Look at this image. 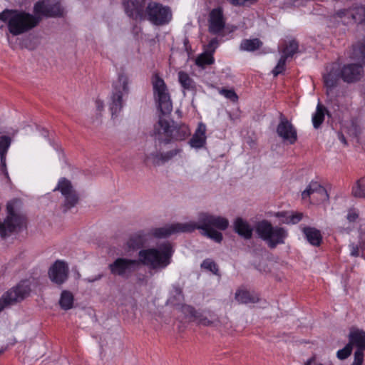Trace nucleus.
<instances>
[{
	"label": "nucleus",
	"instance_id": "obj_37",
	"mask_svg": "<svg viewBox=\"0 0 365 365\" xmlns=\"http://www.w3.org/2000/svg\"><path fill=\"white\" fill-rule=\"evenodd\" d=\"M201 267L210 271L214 274L218 275V266L211 259H205V260H203L201 264Z\"/></svg>",
	"mask_w": 365,
	"mask_h": 365
},
{
	"label": "nucleus",
	"instance_id": "obj_3",
	"mask_svg": "<svg viewBox=\"0 0 365 365\" xmlns=\"http://www.w3.org/2000/svg\"><path fill=\"white\" fill-rule=\"evenodd\" d=\"M229 225L228 220L220 216L204 213L200 215L198 223L190 222L185 223H175L156 229L154 235L157 237H170L179 232H192L196 227H215L225 230Z\"/></svg>",
	"mask_w": 365,
	"mask_h": 365
},
{
	"label": "nucleus",
	"instance_id": "obj_28",
	"mask_svg": "<svg viewBox=\"0 0 365 365\" xmlns=\"http://www.w3.org/2000/svg\"><path fill=\"white\" fill-rule=\"evenodd\" d=\"M178 81L184 91H193L196 88L194 80L185 71H180L178 73Z\"/></svg>",
	"mask_w": 365,
	"mask_h": 365
},
{
	"label": "nucleus",
	"instance_id": "obj_49",
	"mask_svg": "<svg viewBox=\"0 0 365 365\" xmlns=\"http://www.w3.org/2000/svg\"><path fill=\"white\" fill-rule=\"evenodd\" d=\"M95 104L98 111L101 112V110H103L104 107V103L103 101L97 99L95 102Z\"/></svg>",
	"mask_w": 365,
	"mask_h": 365
},
{
	"label": "nucleus",
	"instance_id": "obj_18",
	"mask_svg": "<svg viewBox=\"0 0 365 365\" xmlns=\"http://www.w3.org/2000/svg\"><path fill=\"white\" fill-rule=\"evenodd\" d=\"M180 152V149H173L167 153H160L155 149L154 151L145 155V163L146 165H160L172 159Z\"/></svg>",
	"mask_w": 365,
	"mask_h": 365
},
{
	"label": "nucleus",
	"instance_id": "obj_9",
	"mask_svg": "<svg viewBox=\"0 0 365 365\" xmlns=\"http://www.w3.org/2000/svg\"><path fill=\"white\" fill-rule=\"evenodd\" d=\"M128 76L124 73H120L117 81L113 85V90L110 103L112 118L117 116L123 108V97L128 93Z\"/></svg>",
	"mask_w": 365,
	"mask_h": 365
},
{
	"label": "nucleus",
	"instance_id": "obj_45",
	"mask_svg": "<svg viewBox=\"0 0 365 365\" xmlns=\"http://www.w3.org/2000/svg\"><path fill=\"white\" fill-rule=\"evenodd\" d=\"M217 46H218V41H217V38H212L209 41V43L207 46L206 51L212 52V53L213 55Z\"/></svg>",
	"mask_w": 365,
	"mask_h": 365
},
{
	"label": "nucleus",
	"instance_id": "obj_26",
	"mask_svg": "<svg viewBox=\"0 0 365 365\" xmlns=\"http://www.w3.org/2000/svg\"><path fill=\"white\" fill-rule=\"evenodd\" d=\"M325 115H330L329 111L325 106L318 103L316 111L312 115V120L314 128H319L323 123L325 118Z\"/></svg>",
	"mask_w": 365,
	"mask_h": 365
},
{
	"label": "nucleus",
	"instance_id": "obj_20",
	"mask_svg": "<svg viewBox=\"0 0 365 365\" xmlns=\"http://www.w3.org/2000/svg\"><path fill=\"white\" fill-rule=\"evenodd\" d=\"M158 228L159 227L152 229L149 232H146L144 230H140L132 235L127 242L128 247L133 250H137L143 247L147 242L150 235L157 238H165L166 237H157L154 235L155 230Z\"/></svg>",
	"mask_w": 365,
	"mask_h": 365
},
{
	"label": "nucleus",
	"instance_id": "obj_2",
	"mask_svg": "<svg viewBox=\"0 0 365 365\" xmlns=\"http://www.w3.org/2000/svg\"><path fill=\"white\" fill-rule=\"evenodd\" d=\"M125 14L134 20H148L155 26L168 24L173 18L170 6L147 0H122Z\"/></svg>",
	"mask_w": 365,
	"mask_h": 365
},
{
	"label": "nucleus",
	"instance_id": "obj_43",
	"mask_svg": "<svg viewBox=\"0 0 365 365\" xmlns=\"http://www.w3.org/2000/svg\"><path fill=\"white\" fill-rule=\"evenodd\" d=\"M364 350L357 349L354 352V359L352 365H362L364 361Z\"/></svg>",
	"mask_w": 365,
	"mask_h": 365
},
{
	"label": "nucleus",
	"instance_id": "obj_33",
	"mask_svg": "<svg viewBox=\"0 0 365 365\" xmlns=\"http://www.w3.org/2000/svg\"><path fill=\"white\" fill-rule=\"evenodd\" d=\"M352 58L365 65V41L359 42L353 46Z\"/></svg>",
	"mask_w": 365,
	"mask_h": 365
},
{
	"label": "nucleus",
	"instance_id": "obj_42",
	"mask_svg": "<svg viewBox=\"0 0 365 365\" xmlns=\"http://www.w3.org/2000/svg\"><path fill=\"white\" fill-rule=\"evenodd\" d=\"M303 215L300 212L289 213V217L282 220V223L285 224H297L300 222L302 219Z\"/></svg>",
	"mask_w": 365,
	"mask_h": 365
},
{
	"label": "nucleus",
	"instance_id": "obj_38",
	"mask_svg": "<svg viewBox=\"0 0 365 365\" xmlns=\"http://www.w3.org/2000/svg\"><path fill=\"white\" fill-rule=\"evenodd\" d=\"M287 59V58L286 56L283 55L281 56L277 64L272 70V74L274 76H277L285 71Z\"/></svg>",
	"mask_w": 365,
	"mask_h": 365
},
{
	"label": "nucleus",
	"instance_id": "obj_17",
	"mask_svg": "<svg viewBox=\"0 0 365 365\" xmlns=\"http://www.w3.org/2000/svg\"><path fill=\"white\" fill-rule=\"evenodd\" d=\"M340 69L341 79L347 83H354L360 81L364 74V68L359 63L344 64Z\"/></svg>",
	"mask_w": 365,
	"mask_h": 365
},
{
	"label": "nucleus",
	"instance_id": "obj_21",
	"mask_svg": "<svg viewBox=\"0 0 365 365\" xmlns=\"http://www.w3.org/2000/svg\"><path fill=\"white\" fill-rule=\"evenodd\" d=\"M11 138L9 135L0 137V170L5 178L10 180L6 168V155L11 144Z\"/></svg>",
	"mask_w": 365,
	"mask_h": 365
},
{
	"label": "nucleus",
	"instance_id": "obj_16",
	"mask_svg": "<svg viewBox=\"0 0 365 365\" xmlns=\"http://www.w3.org/2000/svg\"><path fill=\"white\" fill-rule=\"evenodd\" d=\"M277 133L279 137L284 140H287L290 144H294L297 140V133L295 128L282 113H280Z\"/></svg>",
	"mask_w": 365,
	"mask_h": 365
},
{
	"label": "nucleus",
	"instance_id": "obj_1",
	"mask_svg": "<svg viewBox=\"0 0 365 365\" xmlns=\"http://www.w3.org/2000/svg\"><path fill=\"white\" fill-rule=\"evenodd\" d=\"M34 14L23 10L5 9L0 13V20L7 22L9 31L13 36H19L35 28L42 16L59 17L63 9L56 0H39L34 6Z\"/></svg>",
	"mask_w": 365,
	"mask_h": 365
},
{
	"label": "nucleus",
	"instance_id": "obj_6",
	"mask_svg": "<svg viewBox=\"0 0 365 365\" xmlns=\"http://www.w3.org/2000/svg\"><path fill=\"white\" fill-rule=\"evenodd\" d=\"M154 133L159 141L165 143H170L172 140H182L190 135L186 125H171L168 120L163 118H160L155 124Z\"/></svg>",
	"mask_w": 365,
	"mask_h": 365
},
{
	"label": "nucleus",
	"instance_id": "obj_41",
	"mask_svg": "<svg viewBox=\"0 0 365 365\" xmlns=\"http://www.w3.org/2000/svg\"><path fill=\"white\" fill-rule=\"evenodd\" d=\"M353 347L348 343L343 349L336 352V356L339 359L344 360L347 359L352 352Z\"/></svg>",
	"mask_w": 365,
	"mask_h": 365
},
{
	"label": "nucleus",
	"instance_id": "obj_50",
	"mask_svg": "<svg viewBox=\"0 0 365 365\" xmlns=\"http://www.w3.org/2000/svg\"><path fill=\"white\" fill-rule=\"evenodd\" d=\"M4 133H5V131H4L3 128L1 127H0V137H1L2 135H5Z\"/></svg>",
	"mask_w": 365,
	"mask_h": 365
},
{
	"label": "nucleus",
	"instance_id": "obj_24",
	"mask_svg": "<svg viewBox=\"0 0 365 365\" xmlns=\"http://www.w3.org/2000/svg\"><path fill=\"white\" fill-rule=\"evenodd\" d=\"M302 232L310 245L314 247H319L321 245L322 235L320 230L315 227L307 226L302 229Z\"/></svg>",
	"mask_w": 365,
	"mask_h": 365
},
{
	"label": "nucleus",
	"instance_id": "obj_25",
	"mask_svg": "<svg viewBox=\"0 0 365 365\" xmlns=\"http://www.w3.org/2000/svg\"><path fill=\"white\" fill-rule=\"evenodd\" d=\"M349 343L357 349H365V331L362 329H351L349 334Z\"/></svg>",
	"mask_w": 365,
	"mask_h": 365
},
{
	"label": "nucleus",
	"instance_id": "obj_46",
	"mask_svg": "<svg viewBox=\"0 0 365 365\" xmlns=\"http://www.w3.org/2000/svg\"><path fill=\"white\" fill-rule=\"evenodd\" d=\"M346 217L349 222H354L359 217V214L354 209H351L349 210Z\"/></svg>",
	"mask_w": 365,
	"mask_h": 365
},
{
	"label": "nucleus",
	"instance_id": "obj_8",
	"mask_svg": "<svg viewBox=\"0 0 365 365\" xmlns=\"http://www.w3.org/2000/svg\"><path fill=\"white\" fill-rule=\"evenodd\" d=\"M31 292V287L27 281H21L16 286L11 288L0 297V313L6 307L23 301Z\"/></svg>",
	"mask_w": 365,
	"mask_h": 365
},
{
	"label": "nucleus",
	"instance_id": "obj_10",
	"mask_svg": "<svg viewBox=\"0 0 365 365\" xmlns=\"http://www.w3.org/2000/svg\"><path fill=\"white\" fill-rule=\"evenodd\" d=\"M153 84L154 94L160 113L163 115L170 113L173 106L165 81L158 74H155Z\"/></svg>",
	"mask_w": 365,
	"mask_h": 365
},
{
	"label": "nucleus",
	"instance_id": "obj_39",
	"mask_svg": "<svg viewBox=\"0 0 365 365\" xmlns=\"http://www.w3.org/2000/svg\"><path fill=\"white\" fill-rule=\"evenodd\" d=\"M181 312L186 317L190 318V320L195 321V319L198 313L195 309L187 304H183L181 307Z\"/></svg>",
	"mask_w": 365,
	"mask_h": 365
},
{
	"label": "nucleus",
	"instance_id": "obj_40",
	"mask_svg": "<svg viewBox=\"0 0 365 365\" xmlns=\"http://www.w3.org/2000/svg\"><path fill=\"white\" fill-rule=\"evenodd\" d=\"M195 320H197L199 324L202 325L210 326L216 320V317L215 315H210V319H208L202 313L198 312Z\"/></svg>",
	"mask_w": 365,
	"mask_h": 365
},
{
	"label": "nucleus",
	"instance_id": "obj_34",
	"mask_svg": "<svg viewBox=\"0 0 365 365\" xmlns=\"http://www.w3.org/2000/svg\"><path fill=\"white\" fill-rule=\"evenodd\" d=\"M198 229V230H202V234L207 237L208 238H210L212 240H213L215 242H221L222 239H223V237H222V234L217 230H215L214 228L212 227H196V230Z\"/></svg>",
	"mask_w": 365,
	"mask_h": 365
},
{
	"label": "nucleus",
	"instance_id": "obj_44",
	"mask_svg": "<svg viewBox=\"0 0 365 365\" xmlns=\"http://www.w3.org/2000/svg\"><path fill=\"white\" fill-rule=\"evenodd\" d=\"M222 93L228 99L232 101H236L238 99V96L236 93L231 89H222Z\"/></svg>",
	"mask_w": 365,
	"mask_h": 365
},
{
	"label": "nucleus",
	"instance_id": "obj_53",
	"mask_svg": "<svg viewBox=\"0 0 365 365\" xmlns=\"http://www.w3.org/2000/svg\"><path fill=\"white\" fill-rule=\"evenodd\" d=\"M311 362H312V359L309 360L306 364L305 365H311ZM317 365H323L322 364H317Z\"/></svg>",
	"mask_w": 365,
	"mask_h": 365
},
{
	"label": "nucleus",
	"instance_id": "obj_7",
	"mask_svg": "<svg viewBox=\"0 0 365 365\" xmlns=\"http://www.w3.org/2000/svg\"><path fill=\"white\" fill-rule=\"evenodd\" d=\"M6 212V218L3 222L0 221V236L3 239L10 236L12 233L26 228L27 225L26 215L16 212L14 202L7 203Z\"/></svg>",
	"mask_w": 365,
	"mask_h": 365
},
{
	"label": "nucleus",
	"instance_id": "obj_23",
	"mask_svg": "<svg viewBox=\"0 0 365 365\" xmlns=\"http://www.w3.org/2000/svg\"><path fill=\"white\" fill-rule=\"evenodd\" d=\"M340 72L339 66H332L329 71L323 76L324 83L327 89L331 90L338 86L339 81L341 79Z\"/></svg>",
	"mask_w": 365,
	"mask_h": 365
},
{
	"label": "nucleus",
	"instance_id": "obj_5",
	"mask_svg": "<svg viewBox=\"0 0 365 365\" xmlns=\"http://www.w3.org/2000/svg\"><path fill=\"white\" fill-rule=\"evenodd\" d=\"M258 236L264 240L270 249H274L279 245L285 243L288 237L287 230L282 227L272 226L267 220L259 222L255 228Z\"/></svg>",
	"mask_w": 365,
	"mask_h": 365
},
{
	"label": "nucleus",
	"instance_id": "obj_13",
	"mask_svg": "<svg viewBox=\"0 0 365 365\" xmlns=\"http://www.w3.org/2000/svg\"><path fill=\"white\" fill-rule=\"evenodd\" d=\"M58 190L64 197L65 200L63 205V212H67L68 210L74 207L78 202V195L75 189L73 188L71 182L65 178L59 179L57 186L55 187L54 191Z\"/></svg>",
	"mask_w": 365,
	"mask_h": 365
},
{
	"label": "nucleus",
	"instance_id": "obj_4",
	"mask_svg": "<svg viewBox=\"0 0 365 365\" xmlns=\"http://www.w3.org/2000/svg\"><path fill=\"white\" fill-rule=\"evenodd\" d=\"M173 252L171 244L163 243L158 248L140 250L138 261L139 265L143 264L152 269H164L170 264Z\"/></svg>",
	"mask_w": 365,
	"mask_h": 365
},
{
	"label": "nucleus",
	"instance_id": "obj_15",
	"mask_svg": "<svg viewBox=\"0 0 365 365\" xmlns=\"http://www.w3.org/2000/svg\"><path fill=\"white\" fill-rule=\"evenodd\" d=\"M69 269L67 264L62 260H56L48 270L51 281L58 285H61L68 278Z\"/></svg>",
	"mask_w": 365,
	"mask_h": 365
},
{
	"label": "nucleus",
	"instance_id": "obj_29",
	"mask_svg": "<svg viewBox=\"0 0 365 365\" xmlns=\"http://www.w3.org/2000/svg\"><path fill=\"white\" fill-rule=\"evenodd\" d=\"M74 303V296L70 291L63 290L59 299V306L65 311L73 308Z\"/></svg>",
	"mask_w": 365,
	"mask_h": 365
},
{
	"label": "nucleus",
	"instance_id": "obj_35",
	"mask_svg": "<svg viewBox=\"0 0 365 365\" xmlns=\"http://www.w3.org/2000/svg\"><path fill=\"white\" fill-rule=\"evenodd\" d=\"M352 193L356 197H365V176L360 178L353 186Z\"/></svg>",
	"mask_w": 365,
	"mask_h": 365
},
{
	"label": "nucleus",
	"instance_id": "obj_36",
	"mask_svg": "<svg viewBox=\"0 0 365 365\" xmlns=\"http://www.w3.org/2000/svg\"><path fill=\"white\" fill-rule=\"evenodd\" d=\"M298 42L295 40L289 41L288 44L282 50L283 56L287 58L292 57L298 51Z\"/></svg>",
	"mask_w": 365,
	"mask_h": 365
},
{
	"label": "nucleus",
	"instance_id": "obj_31",
	"mask_svg": "<svg viewBox=\"0 0 365 365\" xmlns=\"http://www.w3.org/2000/svg\"><path fill=\"white\" fill-rule=\"evenodd\" d=\"M235 299L242 304L255 303L258 301V296L249 291L238 289L235 293Z\"/></svg>",
	"mask_w": 365,
	"mask_h": 365
},
{
	"label": "nucleus",
	"instance_id": "obj_19",
	"mask_svg": "<svg viewBox=\"0 0 365 365\" xmlns=\"http://www.w3.org/2000/svg\"><path fill=\"white\" fill-rule=\"evenodd\" d=\"M225 22L221 7L213 9L210 13L209 31L212 34L220 33L225 28Z\"/></svg>",
	"mask_w": 365,
	"mask_h": 365
},
{
	"label": "nucleus",
	"instance_id": "obj_32",
	"mask_svg": "<svg viewBox=\"0 0 365 365\" xmlns=\"http://www.w3.org/2000/svg\"><path fill=\"white\" fill-rule=\"evenodd\" d=\"M215 62V58L212 52L205 51L200 54L195 59V64L198 67L205 68L206 66L212 65Z\"/></svg>",
	"mask_w": 365,
	"mask_h": 365
},
{
	"label": "nucleus",
	"instance_id": "obj_14",
	"mask_svg": "<svg viewBox=\"0 0 365 365\" xmlns=\"http://www.w3.org/2000/svg\"><path fill=\"white\" fill-rule=\"evenodd\" d=\"M302 197L303 199L309 197L310 202L313 204H319L329 199L327 190L317 182H311L302 192Z\"/></svg>",
	"mask_w": 365,
	"mask_h": 365
},
{
	"label": "nucleus",
	"instance_id": "obj_52",
	"mask_svg": "<svg viewBox=\"0 0 365 365\" xmlns=\"http://www.w3.org/2000/svg\"><path fill=\"white\" fill-rule=\"evenodd\" d=\"M101 275H99L98 277H96L93 279H90L89 282H94L95 280L101 279Z\"/></svg>",
	"mask_w": 365,
	"mask_h": 365
},
{
	"label": "nucleus",
	"instance_id": "obj_27",
	"mask_svg": "<svg viewBox=\"0 0 365 365\" xmlns=\"http://www.w3.org/2000/svg\"><path fill=\"white\" fill-rule=\"evenodd\" d=\"M235 230L246 240L250 239L252 236V229L247 222L240 217H237L235 221Z\"/></svg>",
	"mask_w": 365,
	"mask_h": 365
},
{
	"label": "nucleus",
	"instance_id": "obj_54",
	"mask_svg": "<svg viewBox=\"0 0 365 365\" xmlns=\"http://www.w3.org/2000/svg\"><path fill=\"white\" fill-rule=\"evenodd\" d=\"M47 134H48V130H45L43 131V135L44 136H46V135H47Z\"/></svg>",
	"mask_w": 365,
	"mask_h": 365
},
{
	"label": "nucleus",
	"instance_id": "obj_51",
	"mask_svg": "<svg viewBox=\"0 0 365 365\" xmlns=\"http://www.w3.org/2000/svg\"><path fill=\"white\" fill-rule=\"evenodd\" d=\"M340 139H341V142H343L344 144H346V139H345L344 135H341Z\"/></svg>",
	"mask_w": 365,
	"mask_h": 365
},
{
	"label": "nucleus",
	"instance_id": "obj_12",
	"mask_svg": "<svg viewBox=\"0 0 365 365\" xmlns=\"http://www.w3.org/2000/svg\"><path fill=\"white\" fill-rule=\"evenodd\" d=\"M336 16L346 25L363 24L365 21V5L355 4L349 9H340Z\"/></svg>",
	"mask_w": 365,
	"mask_h": 365
},
{
	"label": "nucleus",
	"instance_id": "obj_11",
	"mask_svg": "<svg viewBox=\"0 0 365 365\" xmlns=\"http://www.w3.org/2000/svg\"><path fill=\"white\" fill-rule=\"evenodd\" d=\"M139 267L138 259L118 257L113 263L108 265L110 273L114 276H118L122 278L128 279Z\"/></svg>",
	"mask_w": 365,
	"mask_h": 365
},
{
	"label": "nucleus",
	"instance_id": "obj_30",
	"mask_svg": "<svg viewBox=\"0 0 365 365\" xmlns=\"http://www.w3.org/2000/svg\"><path fill=\"white\" fill-rule=\"evenodd\" d=\"M262 41L259 38L243 39L240 45V49L244 51L253 52L259 49L262 46Z\"/></svg>",
	"mask_w": 365,
	"mask_h": 365
},
{
	"label": "nucleus",
	"instance_id": "obj_47",
	"mask_svg": "<svg viewBox=\"0 0 365 365\" xmlns=\"http://www.w3.org/2000/svg\"><path fill=\"white\" fill-rule=\"evenodd\" d=\"M351 255L355 257L359 256V248L358 245H352L351 246Z\"/></svg>",
	"mask_w": 365,
	"mask_h": 365
},
{
	"label": "nucleus",
	"instance_id": "obj_22",
	"mask_svg": "<svg viewBox=\"0 0 365 365\" xmlns=\"http://www.w3.org/2000/svg\"><path fill=\"white\" fill-rule=\"evenodd\" d=\"M206 139V125L203 123H200L189 144L192 148H201L205 145Z\"/></svg>",
	"mask_w": 365,
	"mask_h": 365
},
{
	"label": "nucleus",
	"instance_id": "obj_48",
	"mask_svg": "<svg viewBox=\"0 0 365 365\" xmlns=\"http://www.w3.org/2000/svg\"><path fill=\"white\" fill-rule=\"evenodd\" d=\"M289 212H278L275 214V216L279 218L282 221L289 217Z\"/></svg>",
	"mask_w": 365,
	"mask_h": 365
}]
</instances>
